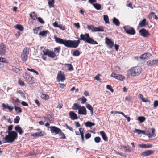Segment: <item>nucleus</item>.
I'll return each mask as SVG.
<instances>
[{"label":"nucleus","mask_w":158,"mask_h":158,"mask_svg":"<svg viewBox=\"0 0 158 158\" xmlns=\"http://www.w3.org/2000/svg\"><path fill=\"white\" fill-rule=\"evenodd\" d=\"M8 135H6L3 138L2 141L4 143H12L16 139L18 134L16 131H7Z\"/></svg>","instance_id":"f03ea898"},{"label":"nucleus","mask_w":158,"mask_h":158,"mask_svg":"<svg viewBox=\"0 0 158 158\" xmlns=\"http://www.w3.org/2000/svg\"><path fill=\"white\" fill-rule=\"evenodd\" d=\"M49 32L48 30L44 31H40L39 33V35H41L42 37H46L47 36V34Z\"/></svg>","instance_id":"bb28decb"},{"label":"nucleus","mask_w":158,"mask_h":158,"mask_svg":"<svg viewBox=\"0 0 158 158\" xmlns=\"http://www.w3.org/2000/svg\"><path fill=\"white\" fill-rule=\"evenodd\" d=\"M80 55V51L78 50H76L74 51L73 54V56H79Z\"/></svg>","instance_id":"c03bdc74"},{"label":"nucleus","mask_w":158,"mask_h":158,"mask_svg":"<svg viewBox=\"0 0 158 158\" xmlns=\"http://www.w3.org/2000/svg\"><path fill=\"white\" fill-rule=\"evenodd\" d=\"M104 20L106 23H109V19L108 16L107 15H103Z\"/></svg>","instance_id":"37998d69"},{"label":"nucleus","mask_w":158,"mask_h":158,"mask_svg":"<svg viewBox=\"0 0 158 158\" xmlns=\"http://www.w3.org/2000/svg\"><path fill=\"white\" fill-rule=\"evenodd\" d=\"M44 135V134L43 133L42 131L36 133L31 134V135L34 137H38L40 136H42Z\"/></svg>","instance_id":"dca6fc26"},{"label":"nucleus","mask_w":158,"mask_h":158,"mask_svg":"<svg viewBox=\"0 0 158 158\" xmlns=\"http://www.w3.org/2000/svg\"><path fill=\"white\" fill-rule=\"evenodd\" d=\"M69 115L70 118L72 120H74L78 119L77 115L73 111H70Z\"/></svg>","instance_id":"2eb2a0df"},{"label":"nucleus","mask_w":158,"mask_h":158,"mask_svg":"<svg viewBox=\"0 0 158 158\" xmlns=\"http://www.w3.org/2000/svg\"><path fill=\"white\" fill-rule=\"evenodd\" d=\"M14 107L15 108V111L17 113H21L22 112L21 108L19 107H17L16 106H14Z\"/></svg>","instance_id":"58836bf2"},{"label":"nucleus","mask_w":158,"mask_h":158,"mask_svg":"<svg viewBox=\"0 0 158 158\" xmlns=\"http://www.w3.org/2000/svg\"><path fill=\"white\" fill-rule=\"evenodd\" d=\"M146 118L143 116H140L138 118V120L141 123L145 121Z\"/></svg>","instance_id":"a18cd8bd"},{"label":"nucleus","mask_w":158,"mask_h":158,"mask_svg":"<svg viewBox=\"0 0 158 158\" xmlns=\"http://www.w3.org/2000/svg\"><path fill=\"white\" fill-rule=\"evenodd\" d=\"M61 71H59L57 77V80L59 82L61 81L63 82L64 80H65V75L64 74H61Z\"/></svg>","instance_id":"1a4fd4ad"},{"label":"nucleus","mask_w":158,"mask_h":158,"mask_svg":"<svg viewBox=\"0 0 158 158\" xmlns=\"http://www.w3.org/2000/svg\"><path fill=\"white\" fill-rule=\"evenodd\" d=\"M91 137V135L89 133H86L85 135V138L86 139H88Z\"/></svg>","instance_id":"0e129e2a"},{"label":"nucleus","mask_w":158,"mask_h":158,"mask_svg":"<svg viewBox=\"0 0 158 158\" xmlns=\"http://www.w3.org/2000/svg\"><path fill=\"white\" fill-rule=\"evenodd\" d=\"M15 129L18 132L20 135H21L23 132L21 127L19 125L15 127Z\"/></svg>","instance_id":"412c9836"},{"label":"nucleus","mask_w":158,"mask_h":158,"mask_svg":"<svg viewBox=\"0 0 158 158\" xmlns=\"http://www.w3.org/2000/svg\"><path fill=\"white\" fill-rule=\"evenodd\" d=\"M123 28L126 33L128 34L134 35L135 33V29L129 25L124 26Z\"/></svg>","instance_id":"20e7f679"},{"label":"nucleus","mask_w":158,"mask_h":158,"mask_svg":"<svg viewBox=\"0 0 158 158\" xmlns=\"http://www.w3.org/2000/svg\"><path fill=\"white\" fill-rule=\"evenodd\" d=\"M48 56L50 57L53 58L56 56V55L53 51H50Z\"/></svg>","instance_id":"473e14b6"},{"label":"nucleus","mask_w":158,"mask_h":158,"mask_svg":"<svg viewBox=\"0 0 158 158\" xmlns=\"http://www.w3.org/2000/svg\"><path fill=\"white\" fill-rule=\"evenodd\" d=\"M81 106L80 105L78 104L77 103H75L73 104V106L72 107V109L74 110H77V109L79 110V109Z\"/></svg>","instance_id":"7c9ffc66"},{"label":"nucleus","mask_w":158,"mask_h":158,"mask_svg":"<svg viewBox=\"0 0 158 158\" xmlns=\"http://www.w3.org/2000/svg\"><path fill=\"white\" fill-rule=\"evenodd\" d=\"M12 70L14 72L16 73L19 72L20 70L18 68H17L15 66L13 67Z\"/></svg>","instance_id":"5fc2aeb1"},{"label":"nucleus","mask_w":158,"mask_h":158,"mask_svg":"<svg viewBox=\"0 0 158 158\" xmlns=\"http://www.w3.org/2000/svg\"><path fill=\"white\" fill-rule=\"evenodd\" d=\"M13 126L12 125H10L8 127V131H11L13 129Z\"/></svg>","instance_id":"69168bd1"},{"label":"nucleus","mask_w":158,"mask_h":158,"mask_svg":"<svg viewBox=\"0 0 158 158\" xmlns=\"http://www.w3.org/2000/svg\"><path fill=\"white\" fill-rule=\"evenodd\" d=\"M29 49L28 47L25 48H24L23 51V53L22 54H26L28 55L29 53Z\"/></svg>","instance_id":"a19ab883"},{"label":"nucleus","mask_w":158,"mask_h":158,"mask_svg":"<svg viewBox=\"0 0 158 158\" xmlns=\"http://www.w3.org/2000/svg\"><path fill=\"white\" fill-rule=\"evenodd\" d=\"M113 22L116 26H119L120 25V23L119 20L115 17L113 18Z\"/></svg>","instance_id":"b1692460"},{"label":"nucleus","mask_w":158,"mask_h":158,"mask_svg":"<svg viewBox=\"0 0 158 158\" xmlns=\"http://www.w3.org/2000/svg\"><path fill=\"white\" fill-rule=\"evenodd\" d=\"M20 117L19 116H16L14 119V123L15 124L19 123L20 120Z\"/></svg>","instance_id":"de8ad7c7"},{"label":"nucleus","mask_w":158,"mask_h":158,"mask_svg":"<svg viewBox=\"0 0 158 158\" xmlns=\"http://www.w3.org/2000/svg\"><path fill=\"white\" fill-rule=\"evenodd\" d=\"M58 27L62 30H64L65 29V26L61 24L59 25Z\"/></svg>","instance_id":"680f3d73"},{"label":"nucleus","mask_w":158,"mask_h":158,"mask_svg":"<svg viewBox=\"0 0 158 158\" xmlns=\"http://www.w3.org/2000/svg\"><path fill=\"white\" fill-rule=\"evenodd\" d=\"M0 62L3 63H6V60L5 58L1 57L0 58Z\"/></svg>","instance_id":"338daca9"},{"label":"nucleus","mask_w":158,"mask_h":158,"mask_svg":"<svg viewBox=\"0 0 158 158\" xmlns=\"http://www.w3.org/2000/svg\"><path fill=\"white\" fill-rule=\"evenodd\" d=\"M100 133L103 140L105 141H107V137L105 132L103 131H100Z\"/></svg>","instance_id":"4be33fe9"},{"label":"nucleus","mask_w":158,"mask_h":158,"mask_svg":"<svg viewBox=\"0 0 158 158\" xmlns=\"http://www.w3.org/2000/svg\"><path fill=\"white\" fill-rule=\"evenodd\" d=\"M130 71L131 75L133 77H135L140 74L142 69L140 67L137 66L131 68Z\"/></svg>","instance_id":"7ed1b4c3"},{"label":"nucleus","mask_w":158,"mask_h":158,"mask_svg":"<svg viewBox=\"0 0 158 158\" xmlns=\"http://www.w3.org/2000/svg\"><path fill=\"white\" fill-rule=\"evenodd\" d=\"M49 127L50 128L51 133L52 134H55V135L58 134L61 132V129L56 126H50Z\"/></svg>","instance_id":"0eeeda50"},{"label":"nucleus","mask_w":158,"mask_h":158,"mask_svg":"<svg viewBox=\"0 0 158 158\" xmlns=\"http://www.w3.org/2000/svg\"><path fill=\"white\" fill-rule=\"evenodd\" d=\"M41 97L44 99L47 100L49 98V97L47 94H44L43 93L41 95Z\"/></svg>","instance_id":"49530a36"},{"label":"nucleus","mask_w":158,"mask_h":158,"mask_svg":"<svg viewBox=\"0 0 158 158\" xmlns=\"http://www.w3.org/2000/svg\"><path fill=\"white\" fill-rule=\"evenodd\" d=\"M2 106L4 109H8L10 110V111H12L14 109V107L13 106H10L8 105V104L6 105L5 104L3 103L2 104Z\"/></svg>","instance_id":"aec40b11"},{"label":"nucleus","mask_w":158,"mask_h":158,"mask_svg":"<svg viewBox=\"0 0 158 158\" xmlns=\"http://www.w3.org/2000/svg\"><path fill=\"white\" fill-rule=\"evenodd\" d=\"M138 146L142 148H152V145L150 144H139Z\"/></svg>","instance_id":"6ab92c4d"},{"label":"nucleus","mask_w":158,"mask_h":158,"mask_svg":"<svg viewBox=\"0 0 158 158\" xmlns=\"http://www.w3.org/2000/svg\"><path fill=\"white\" fill-rule=\"evenodd\" d=\"M44 119L46 121H49L50 123H52L53 122V118L50 115H49L47 116H45L44 117Z\"/></svg>","instance_id":"f3484780"},{"label":"nucleus","mask_w":158,"mask_h":158,"mask_svg":"<svg viewBox=\"0 0 158 158\" xmlns=\"http://www.w3.org/2000/svg\"><path fill=\"white\" fill-rule=\"evenodd\" d=\"M27 70L30 72L35 73L37 75H38L39 74V73L38 72L33 69L27 68Z\"/></svg>","instance_id":"09e8293b"},{"label":"nucleus","mask_w":158,"mask_h":158,"mask_svg":"<svg viewBox=\"0 0 158 158\" xmlns=\"http://www.w3.org/2000/svg\"><path fill=\"white\" fill-rule=\"evenodd\" d=\"M66 64L69 67L68 69V70L69 71H71L73 70V68L71 64Z\"/></svg>","instance_id":"052dcab7"},{"label":"nucleus","mask_w":158,"mask_h":158,"mask_svg":"<svg viewBox=\"0 0 158 158\" xmlns=\"http://www.w3.org/2000/svg\"><path fill=\"white\" fill-rule=\"evenodd\" d=\"M154 152V151L153 150H147L142 152L141 153V155L144 157L148 156L152 154Z\"/></svg>","instance_id":"9b49d317"},{"label":"nucleus","mask_w":158,"mask_h":158,"mask_svg":"<svg viewBox=\"0 0 158 158\" xmlns=\"http://www.w3.org/2000/svg\"><path fill=\"white\" fill-rule=\"evenodd\" d=\"M154 107H156L158 106V101L155 100L153 104Z\"/></svg>","instance_id":"774afa93"},{"label":"nucleus","mask_w":158,"mask_h":158,"mask_svg":"<svg viewBox=\"0 0 158 158\" xmlns=\"http://www.w3.org/2000/svg\"><path fill=\"white\" fill-rule=\"evenodd\" d=\"M56 43L64 45L65 46L69 48H76L78 47L80 40H83L85 42L93 45L97 44L98 42L90 37L89 33L85 34H81L80 35V38L77 40H67L55 36L54 37Z\"/></svg>","instance_id":"f257e3e1"},{"label":"nucleus","mask_w":158,"mask_h":158,"mask_svg":"<svg viewBox=\"0 0 158 158\" xmlns=\"http://www.w3.org/2000/svg\"><path fill=\"white\" fill-rule=\"evenodd\" d=\"M106 87L107 89L110 90L111 92L113 93L114 92L113 89L112 88L110 85H106Z\"/></svg>","instance_id":"6e6d98bb"},{"label":"nucleus","mask_w":158,"mask_h":158,"mask_svg":"<svg viewBox=\"0 0 158 158\" xmlns=\"http://www.w3.org/2000/svg\"><path fill=\"white\" fill-rule=\"evenodd\" d=\"M6 48L5 44L2 43L0 44V55L3 56L6 53Z\"/></svg>","instance_id":"9d476101"},{"label":"nucleus","mask_w":158,"mask_h":158,"mask_svg":"<svg viewBox=\"0 0 158 158\" xmlns=\"http://www.w3.org/2000/svg\"><path fill=\"white\" fill-rule=\"evenodd\" d=\"M50 51L48 49H44L43 50V52L44 53V54L45 55L48 56Z\"/></svg>","instance_id":"3c124183"},{"label":"nucleus","mask_w":158,"mask_h":158,"mask_svg":"<svg viewBox=\"0 0 158 158\" xmlns=\"http://www.w3.org/2000/svg\"><path fill=\"white\" fill-rule=\"evenodd\" d=\"M83 130L84 129L81 128H80L79 129L80 134L81 137H84V133L83 132Z\"/></svg>","instance_id":"4d7b16f0"},{"label":"nucleus","mask_w":158,"mask_h":158,"mask_svg":"<svg viewBox=\"0 0 158 158\" xmlns=\"http://www.w3.org/2000/svg\"><path fill=\"white\" fill-rule=\"evenodd\" d=\"M85 124L86 127H91L95 125V124L90 121H87L85 123Z\"/></svg>","instance_id":"c85d7f7f"},{"label":"nucleus","mask_w":158,"mask_h":158,"mask_svg":"<svg viewBox=\"0 0 158 158\" xmlns=\"http://www.w3.org/2000/svg\"><path fill=\"white\" fill-rule=\"evenodd\" d=\"M139 32L140 35L144 37H148L150 35L148 31L144 28H142L140 30Z\"/></svg>","instance_id":"6e6552de"},{"label":"nucleus","mask_w":158,"mask_h":158,"mask_svg":"<svg viewBox=\"0 0 158 158\" xmlns=\"http://www.w3.org/2000/svg\"><path fill=\"white\" fill-rule=\"evenodd\" d=\"M65 125L66 126L67 129H69V130L73 132V128L72 127L69 126L66 124H65Z\"/></svg>","instance_id":"e2e57ef3"},{"label":"nucleus","mask_w":158,"mask_h":158,"mask_svg":"<svg viewBox=\"0 0 158 158\" xmlns=\"http://www.w3.org/2000/svg\"><path fill=\"white\" fill-rule=\"evenodd\" d=\"M147 64L148 66H152L156 64L155 60H149L147 62Z\"/></svg>","instance_id":"2f4dec72"},{"label":"nucleus","mask_w":158,"mask_h":158,"mask_svg":"<svg viewBox=\"0 0 158 158\" xmlns=\"http://www.w3.org/2000/svg\"><path fill=\"white\" fill-rule=\"evenodd\" d=\"M146 20L145 19H143L142 21H141L139 23V25L141 27H143L146 25Z\"/></svg>","instance_id":"393cba45"},{"label":"nucleus","mask_w":158,"mask_h":158,"mask_svg":"<svg viewBox=\"0 0 158 158\" xmlns=\"http://www.w3.org/2000/svg\"><path fill=\"white\" fill-rule=\"evenodd\" d=\"M101 139L99 137H96L94 138V140L95 143H98L100 142Z\"/></svg>","instance_id":"603ef678"},{"label":"nucleus","mask_w":158,"mask_h":158,"mask_svg":"<svg viewBox=\"0 0 158 158\" xmlns=\"http://www.w3.org/2000/svg\"><path fill=\"white\" fill-rule=\"evenodd\" d=\"M81 100L82 101L81 103L84 104L86 102L87 99L85 97L83 96L82 97V98L81 99Z\"/></svg>","instance_id":"bf43d9fd"},{"label":"nucleus","mask_w":158,"mask_h":158,"mask_svg":"<svg viewBox=\"0 0 158 158\" xmlns=\"http://www.w3.org/2000/svg\"><path fill=\"white\" fill-rule=\"evenodd\" d=\"M37 19L38 22L40 23L43 24L44 23V22L41 17H38L37 18Z\"/></svg>","instance_id":"13d9d810"},{"label":"nucleus","mask_w":158,"mask_h":158,"mask_svg":"<svg viewBox=\"0 0 158 158\" xmlns=\"http://www.w3.org/2000/svg\"><path fill=\"white\" fill-rule=\"evenodd\" d=\"M92 5L93 6L96 10H99L101 9V6L100 4L97 3H93V4H92Z\"/></svg>","instance_id":"c756f323"},{"label":"nucleus","mask_w":158,"mask_h":158,"mask_svg":"<svg viewBox=\"0 0 158 158\" xmlns=\"http://www.w3.org/2000/svg\"><path fill=\"white\" fill-rule=\"evenodd\" d=\"M25 81L30 84H32L34 83L33 77L30 76L27 73H25L23 76Z\"/></svg>","instance_id":"39448f33"},{"label":"nucleus","mask_w":158,"mask_h":158,"mask_svg":"<svg viewBox=\"0 0 158 158\" xmlns=\"http://www.w3.org/2000/svg\"><path fill=\"white\" fill-rule=\"evenodd\" d=\"M18 93L19 94L21 95V96L22 98L25 99L26 98L25 94L21 90H19L18 91Z\"/></svg>","instance_id":"864d4df0"},{"label":"nucleus","mask_w":158,"mask_h":158,"mask_svg":"<svg viewBox=\"0 0 158 158\" xmlns=\"http://www.w3.org/2000/svg\"><path fill=\"white\" fill-rule=\"evenodd\" d=\"M30 17L33 20H36L37 18V15L34 12L31 14L30 15Z\"/></svg>","instance_id":"c9c22d12"},{"label":"nucleus","mask_w":158,"mask_h":158,"mask_svg":"<svg viewBox=\"0 0 158 158\" xmlns=\"http://www.w3.org/2000/svg\"><path fill=\"white\" fill-rule=\"evenodd\" d=\"M58 134L59 135L60 139H66V136L64 133L62 132L61 130V132Z\"/></svg>","instance_id":"e433bc0d"},{"label":"nucleus","mask_w":158,"mask_h":158,"mask_svg":"<svg viewBox=\"0 0 158 158\" xmlns=\"http://www.w3.org/2000/svg\"><path fill=\"white\" fill-rule=\"evenodd\" d=\"M28 55L22 54L21 55V58L22 60L24 61H26L27 59Z\"/></svg>","instance_id":"4c0bfd02"},{"label":"nucleus","mask_w":158,"mask_h":158,"mask_svg":"<svg viewBox=\"0 0 158 158\" xmlns=\"http://www.w3.org/2000/svg\"><path fill=\"white\" fill-rule=\"evenodd\" d=\"M15 27L16 29L20 31H23L24 29V27L21 25L17 24Z\"/></svg>","instance_id":"79ce46f5"},{"label":"nucleus","mask_w":158,"mask_h":158,"mask_svg":"<svg viewBox=\"0 0 158 158\" xmlns=\"http://www.w3.org/2000/svg\"><path fill=\"white\" fill-rule=\"evenodd\" d=\"M151 56V54L149 53H145L144 54L141 55L140 57V58L145 59Z\"/></svg>","instance_id":"a211bd4d"},{"label":"nucleus","mask_w":158,"mask_h":158,"mask_svg":"<svg viewBox=\"0 0 158 158\" xmlns=\"http://www.w3.org/2000/svg\"><path fill=\"white\" fill-rule=\"evenodd\" d=\"M87 28L89 30H91L92 32H95V27L93 25H87Z\"/></svg>","instance_id":"f704fd0d"},{"label":"nucleus","mask_w":158,"mask_h":158,"mask_svg":"<svg viewBox=\"0 0 158 158\" xmlns=\"http://www.w3.org/2000/svg\"><path fill=\"white\" fill-rule=\"evenodd\" d=\"M12 101L13 103H15L17 105H18L20 103V100L18 98H16V99L12 98Z\"/></svg>","instance_id":"8fccbe9b"},{"label":"nucleus","mask_w":158,"mask_h":158,"mask_svg":"<svg viewBox=\"0 0 158 158\" xmlns=\"http://www.w3.org/2000/svg\"><path fill=\"white\" fill-rule=\"evenodd\" d=\"M105 43L110 48H111L113 47L114 44V42L112 41L111 39L107 37L105 38Z\"/></svg>","instance_id":"ddd939ff"},{"label":"nucleus","mask_w":158,"mask_h":158,"mask_svg":"<svg viewBox=\"0 0 158 158\" xmlns=\"http://www.w3.org/2000/svg\"><path fill=\"white\" fill-rule=\"evenodd\" d=\"M78 114L81 115H86L87 112L85 107L84 106H81L79 109Z\"/></svg>","instance_id":"f8f14e48"},{"label":"nucleus","mask_w":158,"mask_h":158,"mask_svg":"<svg viewBox=\"0 0 158 158\" xmlns=\"http://www.w3.org/2000/svg\"><path fill=\"white\" fill-rule=\"evenodd\" d=\"M122 148L125 152H130L133 151V148H131V147L129 145H123Z\"/></svg>","instance_id":"4468645a"},{"label":"nucleus","mask_w":158,"mask_h":158,"mask_svg":"<svg viewBox=\"0 0 158 158\" xmlns=\"http://www.w3.org/2000/svg\"><path fill=\"white\" fill-rule=\"evenodd\" d=\"M104 27L102 26H99L98 27H95V32L98 31L103 32L104 31Z\"/></svg>","instance_id":"a878e982"},{"label":"nucleus","mask_w":158,"mask_h":158,"mask_svg":"<svg viewBox=\"0 0 158 158\" xmlns=\"http://www.w3.org/2000/svg\"><path fill=\"white\" fill-rule=\"evenodd\" d=\"M86 108L90 111L92 115L93 114V108L89 104H87L86 105Z\"/></svg>","instance_id":"5701e85b"},{"label":"nucleus","mask_w":158,"mask_h":158,"mask_svg":"<svg viewBox=\"0 0 158 158\" xmlns=\"http://www.w3.org/2000/svg\"><path fill=\"white\" fill-rule=\"evenodd\" d=\"M55 2V0H48V6L50 8L54 7V3Z\"/></svg>","instance_id":"cd10ccee"},{"label":"nucleus","mask_w":158,"mask_h":158,"mask_svg":"<svg viewBox=\"0 0 158 158\" xmlns=\"http://www.w3.org/2000/svg\"><path fill=\"white\" fill-rule=\"evenodd\" d=\"M111 77L121 81H123L125 79V77L124 76L116 74L113 72L111 73Z\"/></svg>","instance_id":"423d86ee"},{"label":"nucleus","mask_w":158,"mask_h":158,"mask_svg":"<svg viewBox=\"0 0 158 158\" xmlns=\"http://www.w3.org/2000/svg\"><path fill=\"white\" fill-rule=\"evenodd\" d=\"M134 132L138 134L139 135L142 133L143 134H145V131H143L141 130L138 129H135L134 131Z\"/></svg>","instance_id":"72a5a7b5"},{"label":"nucleus","mask_w":158,"mask_h":158,"mask_svg":"<svg viewBox=\"0 0 158 158\" xmlns=\"http://www.w3.org/2000/svg\"><path fill=\"white\" fill-rule=\"evenodd\" d=\"M152 133H149L148 134V137L149 138L151 137L152 136H154V132L155 131V129L154 128H152L151 129Z\"/></svg>","instance_id":"ea45409f"}]
</instances>
